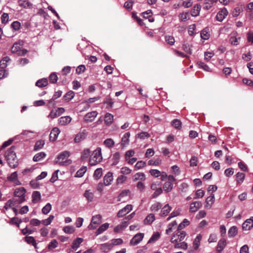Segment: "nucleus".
I'll return each mask as SVG.
<instances>
[{
    "label": "nucleus",
    "instance_id": "obj_28",
    "mask_svg": "<svg viewBox=\"0 0 253 253\" xmlns=\"http://www.w3.org/2000/svg\"><path fill=\"white\" fill-rule=\"evenodd\" d=\"M201 8V6L200 4H196L195 5L191 10V14L193 17H196L199 15Z\"/></svg>",
    "mask_w": 253,
    "mask_h": 253
},
{
    "label": "nucleus",
    "instance_id": "obj_5",
    "mask_svg": "<svg viewBox=\"0 0 253 253\" xmlns=\"http://www.w3.org/2000/svg\"><path fill=\"white\" fill-rule=\"evenodd\" d=\"M26 190L24 187H20L16 188L14 192V196L19 198L18 203L21 204L24 202L25 200V194Z\"/></svg>",
    "mask_w": 253,
    "mask_h": 253
},
{
    "label": "nucleus",
    "instance_id": "obj_27",
    "mask_svg": "<svg viewBox=\"0 0 253 253\" xmlns=\"http://www.w3.org/2000/svg\"><path fill=\"white\" fill-rule=\"evenodd\" d=\"M84 240L82 238H77L75 239L72 244V248L76 251L80 247L81 244L83 242Z\"/></svg>",
    "mask_w": 253,
    "mask_h": 253
},
{
    "label": "nucleus",
    "instance_id": "obj_51",
    "mask_svg": "<svg viewBox=\"0 0 253 253\" xmlns=\"http://www.w3.org/2000/svg\"><path fill=\"white\" fill-rule=\"evenodd\" d=\"M44 145V141L43 140H40L36 142L34 150H38L42 149Z\"/></svg>",
    "mask_w": 253,
    "mask_h": 253
},
{
    "label": "nucleus",
    "instance_id": "obj_2",
    "mask_svg": "<svg viewBox=\"0 0 253 253\" xmlns=\"http://www.w3.org/2000/svg\"><path fill=\"white\" fill-rule=\"evenodd\" d=\"M70 155V153L68 151H64L61 152L56 158V163L60 166H67L71 164L72 161L68 159Z\"/></svg>",
    "mask_w": 253,
    "mask_h": 253
},
{
    "label": "nucleus",
    "instance_id": "obj_53",
    "mask_svg": "<svg viewBox=\"0 0 253 253\" xmlns=\"http://www.w3.org/2000/svg\"><path fill=\"white\" fill-rule=\"evenodd\" d=\"M90 154V151L89 149H85L82 152L81 159L82 160H86L88 158Z\"/></svg>",
    "mask_w": 253,
    "mask_h": 253
},
{
    "label": "nucleus",
    "instance_id": "obj_40",
    "mask_svg": "<svg viewBox=\"0 0 253 253\" xmlns=\"http://www.w3.org/2000/svg\"><path fill=\"white\" fill-rule=\"evenodd\" d=\"M160 237V234L158 232H156L153 234L149 240L148 243H154L159 240Z\"/></svg>",
    "mask_w": 253,
    "mask_h": 253
},
{
    "label": "nucleus",
    "instance_id": "obj_56",
    "mask_svg": "<svg viewBox=\"0 0 253 253\" xmlns=\"http://www.w3.org/2000/svg\"><path fill=\"white\" fill-rule=\"evenodd\" d=\"M181 210L178 209L177 210L173 211L170 214V215L167 218V221L170 220L171 218L176 217L180 214Z\"/></svg>",
    "mask_w": 253,
    "mask_h": 253
},
{
    "label": "nucleus",
    "instance_id": "obj_46",
    "mask_svg": "<svg viewBox=\"0 0 253 253\" xmlns=\"http://www.w3.org/2000/svg\"><path fill=\"white\" fill-rule=\"evenodd\" d=\"M208 30H209L207 28H205L203 29L201 32V37L204 40L209 39L210 37V35Z\"/></svg>",
    "mask_w": 253,
    "mask_h": 253
},
{
    "label": "nucleus",
    "instance_id": "obj_26",
    "mask_svg": "<svg viewBox=\"0 0 253 253\" xmlns=\"http://www.w3.org/2000/svg\"><path fill=\"white\" fill-rule=\"evenodd\" d=\"M202 239V236L201 234H198L195 238L193 243V248L195 250H197L199 248Z\"/></svg>",
    "mask_w": 253,
    "mask_h": 253
},
{
    "label": "nucleus",
    "instance_id": "obj_43",
    "mask_svg": "<svg viewBox=\"0 0 253 253\" xmlns=\"http://www.w3.org/2000/svg\"><path fill=\"white\" fill-rule=\"evenodd\" d=\"M84 196L89 202L92 201L93 199L94 195L92 192L90 191V190H87L85 191L84 193Z\"/></svg>",
    "mask_w": 253,
    "mask_h": 253
},
{
    "label": "nucleus",
    "instance_id": "obj_20",
    "mask_svg": "<svg viewBox=\"0 0 253 253\" xmlns=\"http://www.w3.org/2000/svg\"><path fill=\"white\" fill-rule=\"evenodd\" d=\"M72 121V118L69 116L60 117L58 121L61 126H65L69 124Z\"/></svg>",
    "mask_w": 253,
    "mask_h": 253
},
{
    "label": "nucleus",
    "instance_id": "obj_49",
    "mask_svg": "<svg viewBox=\"0 0 253 253\" xmlns=\"http://www.w3.org/2000/svg\"><path fill=\"white\" fill-rule=\"evenodd\" d=\"M189 223L190 222L188 219L186 218L184 219L183 221L178 225L177 230L182 231L181 230L188 226L189 224Z\"/></svg>",
    "mask_w": 253,
    "mask_h": 253
},
{
    "label": "nucleus",
    "instance_id": "obj_38",
    "mask_svg": "<svg viewBox=\"0 0 253 253\" xmlns=\"http://www.w3.org/2000/svg\"><path fill=\"white\" fill-rule=\"evenodd\" d=\"M155 219V215L153 213L148 214L144 219L145 224H151Z\"/></svg>",
    "mask_w": 253,
    "mask_h": 253
},
{
    "label": "nucleus",
    "instance_id": "obj_64",
    "mask_svg": "<svg viewBox=\"0 0 253 253\" xmlns=\"http://www.w3.org/2000/svg\"><path fill=\"white\" fill-rule=\"evenodd\" d=\"M146 163L143 161H139L136 163L135 165V168L136 169H140L145 167Z\"/></svg>",
    "mask_w": 253,
    "mask_h": 253
},
{
    "label": "nucleus",
    "instance_id": "obj_14",
    "mask_svg": "<svg viewBox=\"0 0 253 253\" xmlns=\"http://www.w3.org/2000/svg\"><path fill=\"white\" fill-rule=\"evenodd\" d=\"M87 133L85 130L80 131L77 134L74 138V141L76 143H78L84 140L87 136Z\"/></svg>",
    "mask_w": 253,
    "mask_h": 253
},
{
    "label": "nucleus",
    "instance_id": "obj_24",
    "mask_svg": "<svg viewBox=\"0 0 253 253\" xmlns=\"http://www.w3.org/2000/svg\"><path fill=\"white\" fill-rule=\"evenodd\" d=\"M172 210V207L169 204L166 205L162 208L160 215L161 216H166Z\"/></svg>",
    "mask_w": 253,
    "mask_h": 253
},
{
    "label": "nucleus",
    "instance_id": "obj_32",
    "mask_svg": "<svg viewBox=\"0 0 253 253\" xmlns=\"http://www.w3.org/2000/svg\"><path fill=\"white\" fill-rule=\"evenodd\" d=\"M18 4L19 6L24 8H30L32 6V4L27 0H19Z\"/></svg>",
    "mask_w": 253,
    "mask_h": 253
},
{
    "label": "nucleus",
    "instance_id": "obj_63",
    "mask_svg": "<svg viewBox=\"0 0 253 253\" xmlns=\"http://www.w3.org/2000/svg\"><path fill=\"white\" fill-rule=\"evenodd\" d=\"M149 173L152 176L155 177H158L161 175V172L160 170L155 169H151L149 171Z\"/></svg>",
    "mask_w": 253,
    "mask_h": 253
},
{
    "label": "nucleus",
    "instance_id": "obj_12",
    "mask_svg": "<svg viewBox=\"0 0 253 253\" xmlns=\"http://www.w3.org/2000/svg\"><path fill=\"white\" fill-rule=\"evenodd\" d=\"M132 210V206L131 205H127L125 207L120 210L118 213V217H122L129 213Z\"/></svg>",
    "mask_w": 253,
    "mask_h": 253
},
{
    "label": "nucleus",
    "instance_id": "obj_52",
    "mask_svg": "<svg viewBox=\"0 0 253 253\" xmlns=\"http://www.w3.org/2000/svg\"><path fill=\"white\" fill-rule=\"evenodd\" d=\"M54 218V215H50L49 216V217L45 219H44V220H42L41 222L42 223L43 225H46V226H47L49 224H51V223L52 222V221H53V219Z\"/></svg>",
    "mask_w": 253,
    "mask_h": 253
},
{
    "label": "nucleus",
    "instance_id": "obj_11",
    "mask_svg": "<svg viewBox=\"0 0 253 253\" xmlns=\"http://www.w3.org/2000/svg\"><path fill=\"white\" fill-rule=\"evenodd\" d=\"M228 12L225 7L221 9L216 14V19L219 22H222L227 16Z\"/></svg>",
    "mask_w": 253,
    "mask_h": 253
},
{
    "label": "nucleus",
    "instance_id": "obj_50",
    "mask_svg": "<svg viewBox=\"0 0 253 253\" xmlns=\"http://www.w3.org/2000/svg\"><path fill=\"white\" fill-rule=\"evenodd\" d=\"M181 122L178 119H174L171 122V125L176 129H180L181 128Z\"/></svg>",
    "mask_w": 253,
    "mask_h": 253
},
{
    "label": "nucleus",
    "instance_id": "obj_18",
    "mask_svg": "<svg viewBox=\"0 0 253 253\" xmlns=\"http://www.w3.org/2000/svg\"><path fill=\"white\" fill-rule=\"evenodd\" d=\"M60 131L59 129L57 127H54L51 131L50 135H49V139L50 141H55L59 134L60 133Z\"/></svg>",
    "mask_w": 253,
    "mask_h": 253
},
{
    "label": "nucleus",
    "instance_id": "obj_59",
    "mask_svg": "<svg viewBox=\"0 0 253 253\" xmlns=\"http://www.w3.org/2000/svg\"><path fill=\"white\" fill-rule=\"evenodd\" d=\"M113 247L114 246L119 245L123 243V241L121 238L113 239L110 242Z\"/></svg>",
    "mask_w": 253,
    "mask_h": 253
},
{
    "label": "nucleus",
    "instance_id": "obj_41",
    "mask_svg": "<svg viewBox=\"0 0 253 253\" xmlns=\"http://www.w3.org/2000/svg\"><path fill=\"white\" fill-rule=\"evenodd\" d=\"M162 205L161 203L160 202H156L152 205L150 207V210L153 212H157L162 208Z\"/></svg>",
    "mask_w": 253,
    "mask_h": 253
},
{
    "label": "nucleus",
    "instance_id": "obj_60",
    "mask_svg": "<svg viewBox=\"0 0 253 253\" xmlns=\"http://www.w3.org/2000/svg\"><path fill=\"white\" fill-rule=\"evenodd\" d=\"M58 245V242L55 240H52L48 245V248L49 250H52L57 247Z\"/></svg>",
    "mask_w": 253,
    "mask_h": 253
},
{
    "label": "nucleus",
    "instance_id": "obj_48",
    "mask_svg": "<svg viewBox=\"0 0 253 253\" xmlns=\"http://www.w3.org/2000/svg\"><path fill=\"white\" fill-rule=\"evenodd\" d=\"M52 206L50 203H47L42 209V213L44 214H48L51 211Z\"/></svg>",
    "mask_w": 253,
    "mask_h": 253
},
{
    "label": "nucleus",
    "instance_id": "obj_22",
    "mask_svg": "<svg viewBox=\"0 0 253 253\" xmlns=\"http://www.w3.org/2000/svg\"><path fill=\"white\" fill-rule=\"evenodd\" d=\"M113 180V173L111 172H107L104 177V183L106 186L111 184Z\"/></svg>",
    "mask_w": 253,
    "mask_h": 253
},
{
    "label": "nucleus",
    "instance_id": "obj_42",
    "mask_svg": "<svg viewBox=\"0 0 253 253\" xmlns=\"http://www.w3.org/2000/svg\"><path fill=\"white\" fill-rule=\"evenodd\" d=\"M86 170V167L85 166H83L77 171L75 176L77 177H81L84 175Z\"/></svg>",
    "mask_w": 253,
    "mask_h": 253
},
{
    "label": "nucleus",
    "instance_id": "obj_6",
    "mask_svg": "<svg viewBox=\"0 0 253 253\" xmlns=\"http://www.w3.org/2000/svg\"><path fill=\"white\" fill-rule=\"evenodd\" d=\"M102 216L100 214H96L92 217L90 223L88 226L89 230L95 229L101 222Z\"/></svg>",
    "mask_w": 253,
    "mask_h": 253
},
{
    "label": "nucleus",
    "instance_id": "obj_57",
    "mask_svg": "<svg viewBox=\"0 0 253 253\" xmlns=\"http://www.w3.org/2000/svg\"><path fill=\"white\" fill-rule=\"evenodd\" d=\"M63 230L65 233L72 234L75 232V229L73 226H66L63 228Z\"/></svg>",
    "mask_w": 253,
    "mask_h": 253
},
{
    "label": "nucleus",
    "instance_id": "obj_16",
    "mask_svg": "<svg viewBox=\"0 0 253 253\" xmlns=\"http://www.w3.org/2000/svg\"><path fill=\"white\" fill-rule=\"evenodd\" d=\"M97 114L98 113L95 111L89 112L84 116V119L86 122H92L96 117Z\"/></svg>",
    "mask_w": 253,
    "mask_h": 253
},
{
    "label": "nucleus",
    "instance_id": "obj_39",
    "mask_svg": "<svg viewBox=\"0 0 253 253\" xmlns=\"http://www.w3.org/2000/svg\"><path fill=\"white\" fill-rule=\"evenodd\" d=\"M238 233V229L236 226H232L228 232V235L229 237H234Z\"/></svg>",
    "mask_w": 253,
    "mask_h": 253
},
{
    "label": "nucleus",
    "instance_id": "obj_23",
    "mask_svg": "<svg viewBox=\"0 0 253 253\" xmlns=\"http://www.w3.org/2000/svg\"><path fill=\"white\" fill-rule=\"evenodd\" d=\"M174 244V248L175 249H180L186 250L188 248V244L185 242H177L173 243Z\"/></svg>",
    "mask_w": 253,
    "mask_h": 253
},
{
    "label": "nucleus",
    "instance_id": "obj_15",
    "mask_svg": "<svg viewBox=\"0 0 253 253\" xmlns=\"http://www.w3.org/2000/svg\"><path fill=\"white\" fill-rule=\"evenodd\" d=\"M202 206V203L200 201H195L192 202L189 207L190 212H195Z\"/></svg>",
    "mask_w": 253,
    "mask_h": 253
},
{
    "label": "nucleus",
    "instance_id": "obj_44",
    "mask_svg": "<svg viewBox=\"0 0 253 253\" xmlns=\"http://www.w3.org/2000/svg\"><path fill=\"white\" fill-rule=\"evenodd\" d=\"M173 188V183H170V182H166L163 186V189L164 191L167 192H169L172 190Z\"/></svg>",
    "mask_w": 253,
    "mask_h": 253
},
{
    "label": "nucleus",
    "instance_id": "obj_7",
    "mask_svg": "<svg viewBox=\"0 0 253 253\" xmlns=\"http://www.w3.org/2000/svg\"><path fill=\"white\" fill-rule=\"evenodd\" d=\"M186 233L184 231L177 230V232L173 234L171 238V243L181 242L185 238Z\"/></svg>",
    "mask_w": 253,
    "mask_h": 253
},
{
    "label": "nucleus",
    "instance_id": "obj_4",
    "mask_svg": "<svg viewBox=\"0 0 253 253\" xmlns=\"http://www.w3.org/2000/svg\"><path fill=\"white\" fill-rule=\"evenodd\" d=\"M23 45V42L22 41H19L18 42H15L11 47V52L13 53H16L18 56H23L25 55L28 51L26 49H21Z\"/></svg>",
    "mask_w": 253,
    "mask_h": 253
},
{
    "label": "nucleus",
    "instance_id": "obj_34",
    "mask_svg": "<svg viewBox=\"0 0 253 253\" xmlns=\"http://www.w3.org/2000/svg\"><path fill=\"white\" fill-rule=\"evenodd\" d=\"M75 96L74 91L70 90L67 92L63 97V99L66 102H69Z\"/></svg>",
    "mask_w": 253,
    "mask_h": 253
},
{
    "label": "nucleus",
    "instance_id": "obj_35",
    "mask_svg": "<svg viewBox=\"0 0 253 253\" xmlns=\"http://www.w3.org/2000/svg\"><path fill=\"white\" fill-rule=\"evenodd\" d=\"M48 84V81L46 78L39 80L36 83V85L39 87L46 86Z\"/></svg>",
    "mask_w": 253,
    "mask_h": 253
},
{
    "label": "nucleus",
    "instance_id": "obj_3",
    "mask_svg": "<svg viewBox=\"0 0 253 253\" xmlns=\"http://www.w3.org/2000/svg\"><path fill=\"white\" fill-rule=\"evenodd\" d=\"M102 160L101 148L97 147L90 156L89 164L90 166H95L100 163Z\"/></svg>",
    "mask_w": 253,
    "mask_h": 253
},
{
    "label": "nucleus",
    "instance_id": "obj_25",
    "mask_svg": "<svg viewBox=\"0 0 253 253\" xmlns=\"http://www.w3.org/2000/svg\"><path fill=\"white\" fill-rule=\"evenodd\" d=\"M112 248L113 247L110 242L102 244L100 246V250L104 253L109 252Z\"/></svg>",
    "mask_w": 253,
    "mask_h": 253
},
{
    "label": "nucleus",
    "instance_id": "obj_36",
    "mask_svg": "<svg viewBox=\"0 0 253 253\" xmlns=\"http://www.w3.org/2000/svg\"><path fill=\"white\" fill-rule=\"evenodd\" d=\"M46 154L44 152H41L36 154L33 157V160L34 162H38L44 158Z\"/></svg>",
    "mask_w": 253,
    "mask_h": 253
},
{
    "label": "nucleus",
    "instance_id": "obj_8",
    "mask_svg": "<svg viewBox=\"0 0 253 253\" xmlns=\"http://www.w3.org/2000/svg\"><path fill=\"white\" fill-rule=\"evenodd\" d=\"M7 179L8 181L12 183L14 186L21 185V182L18 179L17 171L11 173L7 176Z\"/></svg>",
    "mask_w": 253,
    "mask_h": 253
},
{
    "label": "nucleus",
    "instance_id": "obj_33",
    "mask_svg": "<svg viewBox=\"0 0 253 253\" xmlns=\"http://www.w3.org/2000/svg\"><path fill=\"white\" fill-rule=\"evenodd\" d=\"M114 120V116L109 113H107L105 115L104 121L105 123L107 125H111Z\"/></svg>",
    "mask_w": 253,
    "mask_h": 253
},
{
    "label": "nucleus",
    "instance_id": "obj_9",
    "mask_svg": "<svg viewBox=\"0 0 253 253\" xmlns=\"http://www.w3.org/2000/svg\"><path fill=\"white\" fill-rule=\"evenodd\" d=\"M65 112V109L63 107H59L57 108L55 110H52L48 116V118H50L51 119H54L61 114H62Z\"/></svg>",
    "mask_w": 253,
    "mask_h": 253
},
{
    "label": "nucleus",
    "instance_id": "obj_37",
    "mask_svg": "<svg viewBox=\"0 0 253 253\" xmlns=\"http://www.w3.org/2000/svg\"><path fill=\"white\" fill-rule=\"evenodd\" d=\"M236 181L237 184L242 183L245 179V174L242 172H237L236 174Z\"/></svg>",
    "mask_w": 253,
    "mask_h": 253
},
{
    "label": "nucleus",
    "instance_id": "obj_17",
    "mask_svg": "<svg viewBox=\"0 0 253 253\" xmlns=\"http://www.w3.org/2000/svg\"><path fill=\"white\" fill-rule=\"evenodd\" d=\"M215 201L214 195L212 193L208 197L205 201V207L207 209H211Z\"/></svg>",
    "mask_w": 253,
    "mask_h": 253
},
{
    "label": "nucleus",
    "instance_id": "obj_29",
    "mask_svg": "<svg viewBox=\"0 0 253 253\" xmlns=\"http://www.w3.org/2000/svg\"><path fill=\"white\" fill-rule=\"evenodd\" d=\"M109 224L108 223H105L102 224L95 232L96 235H98L102 234L105 231H106L109 227Z\"/></svg>",
    "mask_w": 253,
    "mask_h": 253
},
{
    "label": "nucleus",
    "instance_id": "obj_61",
    "mask_svg": "<svg viewBox=\"0 0 253 253\" xmlns=\"http://www.w3.org/2000/svg\"><path fill=\"white\" fill-rule=\"evenodd\" d=\"M49 80L51 83L54 84L56 83L58 80L57 75L55 73H51L49 77Z\"/></svg>",
    "mask_w": 253,
    "mask_h": 253
},
{
    "label": "nucleus",
    "instance_id": "obj_54",
    "mask_svg": "<svg viewBox=\"0 0 253 253\" xmlns=\"http://www.w3.org/2000/svg\"><path fill=\"white\" fill-rule=\"evenodd\" d=\"M161 160L159 158L157 159H151L149 160L148 162V164L150 166H159L161 164Z\"/></svg>",
    "mask_w": 253,
    "mask_h": 253
},
{
    "label": "nucleus",
    "instance_id": "obj_13",
    "mask_svg": "<svg viewBox=\"0 0 253 253\" xmlns=\"http://www.w3.org/2000/svg\"><path fill=\"white\" fill-rule=\"evenodd\" d=\"M253 227V216L247 219L242 224V229L245 231H249Z\"/></svg>",
    "mask_w": 253,
    "mask_h": 253
},
{
    "label": "nucleus",
    "instance_id": "obj_19",
    "mask_svg": "<svg viewBox=\"0 0 253 253\" xmlns=\"http://www.w3.org/2000/svg\"><path fill=\"white\" fill-rule=\"evenodd\" d=\"M130 134L129 132L125 133L121 139V146L124 148L127 145L129 142V137Z\"/></svg>",
    "mask_w": 253,
    "mask_h": 253
},
{
    "label": "nucleus",
    "instance_id": "obj_30",
    "mask_svg": "<svg viewBox=\"0 0 253 253\" xmlns=\"http://www.w3.org/2000/svg\"><path fill=\"white\" fill-rule=\"evenodd\" d=\"M133 178L134 181H144L146 179V176L144 173L139 172L133 175Z\"/></svg>",
    "mask_w": 253,
    "mask_h": 253
},
{
    "label": "nucleus",
    "instance_id": "obj_1",
    "mask_svg": "<svg viewBox=\"0 0 253 253\" xmlns=\"http://www.w3.org/2000/svg\"><path fill=\"white\" fill-rule=\"evenodd\" d=\"M14 147H11L5 153V157L9 166L12 168H16L18 165L16 154L14 151Z\"/></svg>",
    "mask_w": 253,
    "mask_h": 253
},
{
    "label": "nucleus",
    "instance_id": "obj_62",
    "mask_svg": "<svg viewBox=\"0 0 253 253\" xmlns=\"http://www.w3.org/2000/svg\"><path fill=\"white\" fill-rule=\"evenodd\" d=\"M104 144L108 147H112L115 144L114 140L111 138H107L104 141Z\"/></svg>",
    "mask_w": 253,
    "mask_h": 253
},
{
    "label": "nucleus",
    "instance_id": "obj_47",
    "mask_svg": "<svg viewBox=\"0 0 253 253\" xmlns=\"http://www.w3.org/2000/svg\"><path fill=\"white\" fill-rule=\"evenodd\" d=\"M10 59L8 56L4 57L0 62V67L1 69H4L7 66V62H8Z\"/></svg>",
    "mask_w": 253,
    "mask_h": 253
},
{
    "label": "nucleus",
    "instance_id": "obj_55",
    "mask_svg": "<svg viewBox=\"0 0 253 253\" xmlns=\"http://www.w3.org/2000/svg\"><path fill=\"white\" fill-rule=\"evenodd\" d=\"M214 3H215L212 2L211 0H205L204 3V8L206 10H209L212 7Z\"/></svg>",
    "mask_w": 253,
    "mask_h": 253
},
{
    "label": "nucleus",
    "instance_id": "obj_10",
    "mask_svg": "<svg viewBox=\"0 0 253 253\" xmlns=\"http://www.w3.org/2000/svg\"><path fill=\"white\" fill-rule=\"evenodd\" d=\"M144 234L143 233H139L136 234L131 239L130 244L131 246H135L138 244L143 239Z\"/></svg>",
    "mask_w": 253,
    "mask_h": 253
},
{
    "label": "nucleus",
    "instance_id": "obj_31",
    "mask_svg": "<svg viewBox=\"0 0 253 253\" xmlns=\"http://www.w3.org/2000/svg\"><path fill=\"white\" fill-rule=\"evenodd\" d=\"M226 240L223 238L221 239L218 241V244H217V246L216 247L217 251L219 252H221L224 249L225 247L226 246Z\"/></svg>",
    "mask_w": 253,
    "mask_h": 253
},
{
    "label": "nucleus",
    "instance_id": "obj_21",
    "mask_svg": "<svg viewBox=\"0 0 253 253\" xmlns=\"http://www.w3.org/2000/svg\"><path fill=\"white\" fill-rule=\"evenodd\" d=\"M41 194L39 191H35L32 195V202L34 204L39 202L41 200Z\"/></svg>",
    "mask_w": 253,
    "mask_h": 253
},
{
    "label": "nucleus",
    "instance_id": "obj_45",
    "mask_svg": "<svg viewBox=\"0 0 253 253\" xmlns=\"http://www.w3.org/2000/svg\"><path fill=\"white\" fill-rule=\"evenodd\" d=\"M102 175V168L97 169L94 172L93 177L96 180L100 179Z\"/></svg>",
    "mask_w": 253,
    "mask_h": 253
},
{
    "label": "nucleus",
    "instance_id": "obj_58",
    "mask_svg": "<svg viewBox=\"0 0 253 253\" xmlns=\"http://www.w3.org/2000/svg\"><path fill=\"white\" fill-rule=\"evenodd\" d=\"M198 65L199 66L200 68L203 69L204 70L208 72H211V70L209 66L205 64L204 62L199 61L197 63Z\"/></svg>",
    "mask_w": 253,
    "mask_h": 253
}]
</instances>
